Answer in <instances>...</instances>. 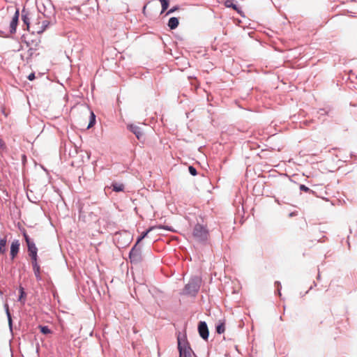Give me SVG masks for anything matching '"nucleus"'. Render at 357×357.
<instances>
[{"label":"nucleus","instance_id":"nucleus-1","mask_svg":"<svg viewBox=\"0 0 357 357\" xmlns=\"http://www.w3.org/2000/svg\"><path fill=\"white\" fill-rule=\"evenodd\" d=\"M177 341L179 357H195V355L191 348L188 346V344L185 342V337L184 335L181 337V333H179L177 336Z\"/></svg>","mask_w":357,"mask_h":357},{"label":"nucleus","instance_id":"nucleus-2","mask_svg":"<svg viewBox=\"0 0 357 357\" xmlns=\"http://www.w3.org/2000/svg\"><path fill=\"white\" fill-rule=\"evenodd\" d=\"M193 236L198 241H206L208 236V229L200 224H197L193 229Z\"/></svg>","mask_w":357,"mask_h":357},{"label":"nucleus","instance_id":"nucleus-3","mask_svg":"<svg viewBox=\"0 0 357 357\" xmlns=\"http://www.w3.org/2000/svg\"><path fill=\"white\" fill-rule=\"evenodd\" d=\"M199 285L198 282L197 280H192L185 285L183 289V293L185 294L195 296L199 291Z\"/></svg>","mask_w":357,"mask_h":357},{"label":"nucleus","instance_id":"nucleus-4","mask_svg":"<svg viewBox=\"0 0 357 357\" xmlns=\"http://www.w3.org/2000/svg\"><path fill=\"white\" fill-rule=\"evenodd\" d=\"M49 22L47 20H43L40 22H33L31 28V31L33 33H42L46 28L48 26Z\"/></svg>","mask_w":357,"mask_h":357},{"label":"nucleus","instance_id":"nucleus-5","mask_svg":"<svg viewBox=\"0 0 357 357\" xmlns=\"http://www.w3.org/2000/svg\"><path fill=\"white\" fill-rule=\"evenodd\" d=\"M198 331L199 335L205 340L208 337V326L204 321H200L198 325Z\"/></svg>","mask_w":357,"mask_h":357},{"label":"nucleus","instance_id":"nucleus-6","mask_svg":"<svg viewBox=\"0 0 357 357\" xmlns=\"http://www.w3.org/2000/svg\"><path fill=\"white\" fill-rule=\"evenodd\" d=\"M137 244L136 243L130 252L129 257H130L131 261L137 262L140 259L141 250L139 248H137Z\"/></svg>","mask_w":357,"mask_h":357},{"label":"nucleus","instance_id":"nucleus-7","mask_svg":"<svg viewBox=\"0 0 357 357\" xmlns=\"http://www.w3.org/2000/svg\"><path fill=\"white\" fill-rule=\"evenodd\" d=\"M25 241L28 247L29 255L33 252H37L38 249L35 245V243L31 240L29 236L26 234V233H24L23 234Z\"/></svg>","mask_w":357,"mask_h":357},{"label":"nucleus","instance_id":"nucleus-8","mask_svg":"<svg viewBox=\"0 0 357 357\" xmlns=\"http://www.w3.org/2000/svg\"><path fill=\"white\" fill-rule=\"evenodd\" d=\"M20 250V243L18 240L14 241L10 246V257L13 259L17 255Z\"/></svg>","mask_w":357,"mask_h":357},{"label":"nucleus","instance_id":"nucleus-9","mask_svg":"<svg viewBox=\"0 0 357 357\" xmlns=\"http://www.w3.org/2000/svg\"><path fill=\"white\" fill-rule=\"evenodd\" d=\"M128 128L135 135L138 139H141L142 138L144 133L139 127L130 124L128 126Z\"/></svg>","mask_w":357,"mask_h":357},{"label":"nucleus","instance_id":"nucleus-10","mask_svg":"<svg viewBox=\"0 0 357 357\" xmlns=\"http://www.w3.org/2000/svg\"><path fill=\"white\" fill-rule=\"evenodd\" d=\"M19 18V10H16L14 16L13 17L12 21L10 24V32L15 33L16 31L17 22Z\"/></svg>","mask_w":357,"mask_h":357},{"label":"nucleus","instance_id":"nucleus-11","mask_svg":"<svg viewBox=\"0 0 357 357\" xmlns=\"http://www.w3.org/2000/svg\"><path fill=\"white\" fill-rule=\"evenodd\" d=\"M156 228H158V229H161V228H163L162 226H153V227H149V229L148 230H146V231L143 232L142 234V235L138 238L137 241V244H138L143 238H144L146 236H147L148 234L152 230L156 229Z\"/></svg>","mask_w":357,"mask_h":357},{"label":"nucleus","instance_id":"nucleus-12","mask_svg":"<svg viewBox=\"0 0 357 357\" xmlns=\"http://www.w3.org/2000/svg\"><path fill=\"white\" fill-rule=\"evenodd\" d=\"M31 18L29 16L28 14H23L22 15V20L24 24L26 26V29L28 31H31V26L33 23V22H31Z\"/></svg>","mask_w":357,"mask_h":357},{"label":"nucleus","instance_id":"nucleus-13","mask_svg":"<svg viewBox=\"0 0 357 357\" xmlns=\"http://www.w3.org/2000/svg\"><path fill=\"white\" fill-rule=\"evenodd\" d=\"M178 20L176 17H171L168 22V26L171 29H174L178 26Z\"/></svg>","mask_w":357,"mask_h":357},{"label":"nucleus","instance_id":"nucleus-14","mask_svg":"<svg viewBox=\"0 0 357 357\" xmlns=\"http://www.w3.org/2000/svg\"><path fill=\"white\" fill-rule=\"evenodd\" d=\"M111 187L115 192H123L125 188L123 183H119L116 182L112 183Z\"/></svg>","mask_w":357,"mask_h":357},{"label":"nucleus","instance_id":"nucleus-15","mask_svg":"<svg viewBox=\"0 0 357 357\" xmlns=\"http://www.w3.org/2000/svg\"><path fill=\"white\" fill-rule=\"evenodd\" d=\"M6 237L0 239V254H5L6 251Z\"/></svg>","mask_w":357,"mask_h":357},{"label":"nucleus","instance_id":"nucleus-16","mask_svg":"<svg viewBox=\"0 0 357 357\" xmlns=\"http://www.w3.org/2000/svg\"><path fill=\"white\" fill-rule=\"evenodd\" d=\"M34 275L37 280H41L40 277V268L38 264H32Z\"/></svg>","mask_w":357,"mask_h":357},{"label":"nucleus","instance_id":"nucleus-17","mask_svg":"<svg viewBox=\"0 0 357 357\" xmlns=\"http://www.w3.org/2000/svg\"><path fill=\"white\" fill-rule=\"evenodd\" d=\"M225 331V326L224 323H220L216 326V331L218 333L221 334L223 333Z\"/></svg>","mask_w":357,"mask_h":357},{"label":"nucleus","instance_id":"nucleus-18","mask_svg":"<svg viewBox=\"0 0 357 357\" xmlns=\"http://www.w3.org/2000/svg\"><path fill=\"white\" fill-rule=\"evenodd\" d=\"M39 329L43 334H50L52 333L47 326H39Z\"/></svg>","mask_w":357,"mask_h":357},{"label":"nucleus","instance_id":"nucleus-19","mask_svg":"<svg viewBox=\"0 0 357 357\" xmlns=\"http://www.w3.org/2000/svg\"><path fill=\"white\" fill-rule=\"evenodd\" d=\"M162 5V13L165 11L169 6V1L168 0H159Z\"/></svg>","mask_w":357,"mask_h":357},{"label":"nucleus","instance_id":"nucleus-20","mask_svg":"<svg viewBox=\"0 0 357 357\" xmlns=\"http://www.w3.org/2000/svg\"><path fill=\"white\" fill-rule=\"evenodd\" d=\"M31 259V264H38V255L37 252L31 253L29 255Z\"/></svg>","mask_w":357,"mask_h":357},{"label":"nucleus","instance_id":"nucleus-21","mask_svg":"<svg viewBox=\"0 0 357 357\" xmlns=\"http://www.w3.org/2000/svg\"><path fill=\"white\" fill-rule=\"evenodd\" d=\"M225 4L228 8H232L234 10H237V6L234 4L231 0H227Z\"/></svg>","mask_w":357,"mask_h":357},{"label":"nucleus","instance_id":"nucleus-22","mask_svg":"<svg viewBox=\"0 0 357 357\" xmlns=\"http://www.w3.org/2000/svg\"><path fill=\"white\" fill-rule=\"evenodd\" d=\"M95 121H96L95 114H93V112H91V120L88 125V128L92 127L95 124Z\"/></svg>","mask_w":357,"mask_h":357},{"label":"nucleus","instance_id":"nucleus-23","mask_svg":"<svg viewBox=\"0 0 357 357\" xmlns=\"http://www.w3.org/2000/svg\"><path fill=\"white\" fill-rule=\"evenodd\" d=\"M20 296L19 297V301H22V299L26 296V294L24 291V288L22 287H20Z\"/></svg>","mask_w":357,"mask_h":357},{"label":"nucleus","instance_id":"nucleus-24","mask_svg":"<svg viewBox=\"0 0 357 357\" xmlns=\"http://www.w3.org/2000/svg\"><path fill=\"white\" fill-rule=\"evenodd\" d=\"M5 307H6V314H7V316H8V318L9 324L10 325L11 322H12V319H11L10 312H9L8 305L7 304H6L5 305Z\"/></svg>","mask_w":357,"mask_h":357},{"label":"nucleus","instance_id":"nucleus-25","mask_svg":"<svg viewBox=\"0 0 357 357\" xmlns=\"http://www.w3.org/2000/svg\"><path fill=\"white\" fill-rule=\"evenodd\" d=\"M189 172L192 175V176H196L197 172V170L195 167H193L192 166H190L189 167Z\"/></svg>","mask_w":357,"mask_h":357},{"label":"nucleus","instance_id":"nucleus-26","mask_svg":"<svg viewBox=\"0 0 357 357\" xmlns=\"http://www.w3.org/2000/svg\"><path fill=\"white\" fill-rule=\"evenodd\" d=\"M300 190L306 192L311 191L310 189L308 187L305 186V185H301Z\"/></svg>","mask_w":357,"mask_h":357},{"label":"nucleus","instance_id":"nucleus-27","mask_svg":"<svg viewBox=\"0 0 357 357\" xmlns=\"http://www.w3.org/2000/svg\"><path fill=\"white\" fill-rule=\"evenodd\" d=\"M28 79L30 80V81H32L35 79V74L33 73H31L29 76H28Z\"/></svg>","mask_w":357,"mask_h":357},{"label":"nucleus","instance_id":"nucleus-28","mask_svg":"<svg viewBox=\"0 0 357 357\" xmlns=\"http://www.w3.org/2000/svg\"><path fill=\"white\" fill-rule=\"evenodd\" d=\"M178 10V7H176H176H174V8H171V9L167 12V15H169V13H173V12H174V11H176V10Z\"/></svg>","mask_w":357,"mask_h":357}]
</instances>
